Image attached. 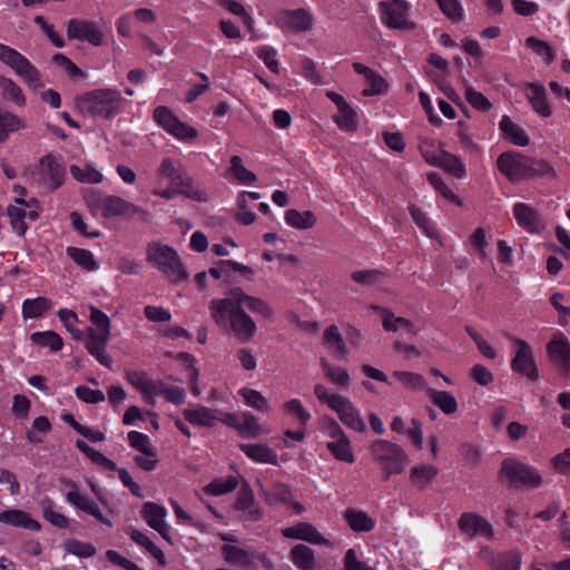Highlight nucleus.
I'll return each mask as SVG.
<instances>
[{"mask_svg":"<svg viewBox=\"0 0 570 570\" xmlns=\"http://www.w3.org/2000/svg\"><path fill=\"white\" fill-rule=\"evenodd\" d=\"M261 314L266 318L274 315L273 308L265 301L247 295L240 287H233L224 298L212 299L209 311L214 322L222 328L229 330L240 343L253 340L257 332L255 321L244 311Z\"/></svg>","mask_w":570,"mask_h":570,"instance_id":"obj_1","label":"nucleus"},{"mask_svg":"<svg viewBox=\"0 0 570 570\" xmlns=\"http://www.w3.org/2000/svg\"><path fill=\"white\" fill-rule=\"evenodd\" d=\"M124 99L116 89H95L76 98V108L94 118L111 119L121 111Z\"/></svg>","mask_w":570,"mask_h":570,"instance_id":"obj_2","label":"nucleus"},{"mask_svg":"<svg viewBox=\"0 0 570 570\" xmlns=\"http://www.w3.org/2000/svg\"><path fill=\"white\" fill-rule=\"evenodd\" d=\"M90 322L94 326L88 328L86 348L101 365L111 368L112 360L107 352V345L111 335V323L106 313L96 306H89Z\"/></svg>","mask_w":570,"mask_h":570,"instance_id":"obj_3","label":"nucleus"},{"mask_svg":"<svg viewBox=\"0 0 570 570\" xmlns=\"http://www.w3.org/2000/svg\"><path fill=\"white\" fill-rule=\"evenodd\" d=\"M146 261L170 283H179L189 277V273L178 253L166 244L149 243L146 249Z\"/></svg>","mask_w":570,"mask_h":570,"instance_id":"obj_4","label":"nucleus"},{"mask_svg":"<svg viewBox=\"0 0 570 570\" xmlns=\"http://www.w3.org/2000/svg\"><path fill=\"white\" fill-rule=\"evenodd\" d=\"M371 452L383 472L384 481H387L392 474L402 473L409 463V456L404 450L386 440H376L371 446Z\"/></svg>","mask_w":570,"mask_h":570,"instance_id":"obj_5","label":"nucleus"},{"mask_svg":"<svg viewBox=\"0 0 570 570\" xmlns=\"http://www.w3.org/2000/svg\"><path fill=\"white\" fill-rule=\"evenodd\" d=\"M33 184L47 191H53L62 186L66 178V168L61 156L48 154L39 159L38 164L30 171Z\"/></svg>","mask_w":570,"mask_h":570,"instance_id":"obj_6","label":"nucleus"},{"mask_svg":"<svg viewBox=\"0 0 570 570\" xmlns=\"http://www.w3.org/2000/svg\"><path fill=\"white\" fill-rule=\"evenodd\" d=\"M86 200L91 210L99 212L105 218L136 214L141 215L145 219L149 217L148 212L118 196L90 193Z\"/></svg>","mask_w":570,"mask_h":570,"instance_id":"obj_7","label":"nucleus"},{"mask_svg":"<svg viewBox=\"0 0 570 570\" xmlns=\"http://www.w3.org/2000/svg\"><path fill=\"white\" fill-rule=\"evenodd\" d=\"M0 61L9 66L30 89L43 87L40 71L16 49L0 43Z\"/></svg>","mask_w":570,"mask_h":570,"instance_id":"obj_8","label":"nucleus"},{"mask_svg":"<svg viewBox=\"0 0 570 570\" xmlns=\"http://www.w3.org/2000/svg\"><path fill=\"white\" fill-rule=\"evenodd\" d=\"M158 173L160 177L168 179L173 187L178 188L179 194L200 203L208 200L205 191L194 189L191 178L185 173L181 165L173 159L164 158Z\"/></svg>","mask_w":570,"mask_h":570,"instance_id":"obj_9","label":"nucleus"},{"mask_svg":"<svg viewBox=\"0 0 570 570\" xmlns=\"http://www.w3.org/2000/svg\"><path fill=\"white\" fill-rule=\"evenodd\" d=\"M381 21L393 30L411 31L416 24L409 17L410 3L405 0L381 1L379 3Z\"/></svg>","mask_w":570,"mask_h":570,"instance_id":"obj_10","label":"nucleus"},{"mask_svg":"<svg viewBox=\"0 0 570 570\" xmlns=\"http://www.w3.org/2000/svg\"><path fill=\"white\" fill-rule=\"evenodd\" d=\"M500 474L508 479L510 487L538 488L542 482L535 469L514 459L502 462Z\"/></svg>","mask_w":570,"mask_h":570,"instance_id":"obj_11","label":"nucleus"},{"mask_svg":"<svg viewBox=\"0 0 570 570\" xmlns=\"http://www.w3.org/2000/svg\"><path fill=\"white\" fill-rule=\"evenodd\" d=\"M155 121L168 134L180 140H191L198 136L196 128L180 121L169 108L159 106L154 110Z\"/></svg>","mask_w":570,"mask_h":570,"instance_id":"obj_12","label":"nucleus"},{"mask_svg":"<svg viewBox=\"0 0 570 570\" xmlns=\"http://www.w3.org/2000/svg\"><path fill=\"white\" fill-rule=\"evenodd\" d=\"M60 482L65 487L70 488V491H68V493L66 494L67 501L70 504H72L77 509L83 511L85 513L96 518L99 522H101L108 527H112V522L108 518L104 517L98 504L92 499L88 498L87 495L81 494L78 491V487H77L76 482H73L70 479H66V478L61 479Z\"/></svg>","mask_w":570,"mask_h":570,"instance_id":"obj_13","label":"nucleus"},{"mask_svg":"<svg viewBox=\"0 0 570 570\" xmlns=\"http://www.w3.org/2000/svg\"><path fill=\"white\" fill-rule=\"evenodd\" d=\"M514 342L518 350L511 361V368L531 381H537L539 373L532 347L524 340L514 338Z\"/></svg>","mask_w":570,"mask_h":570,"instance_id":"obj_14","label":"nucleus"},{"mask_svg":"<svg viewBox=\"0 0 570 570\" xmlns=\"http://www.w3.org/2000/svg\"><path fill=\"white\" fill-rule=\"evenodd\" d=\"M527 161L528 156H523L514 151H508L498 157L497 166L500 173L508 179L517 181L527 178Z\"/></svg>","mask_w":570,"mask_h":570,"instance_id":"obj_15","label":"nucleus"},{"mask_svg":"<svg viewBox=\"0 0 570 570\" xmlns=\"http://www.w3.org/2000/svg\"><path fill=\"white\" fill-rule=\"evenodd\" d=\"M67 36L69 39L88 41L94 46H100L102 33L92 21L71 19L67 26Z\"/></svg>","mask_w":570,"mask_h":570,"instance_id":"obj_16","label":"nucleus"},{"mask_svg":"<svg viewBox=\"0 0 570 570\" xmlns=\"http://www.w3.org/2000/svg\"><path fill=\"white\" fill-rule=\"evenodd\" d=\"M458 527L462 533L470 538L480 535L491 539L493 537L492 525L475 513H463L458 521Z\"/></svg>","mask_w":570,"mask_h":570,"instance_id":"obj_17","label":"nucleus"},{"mask_svg":"<svg viewBox=\"0 0 570 570\" xmlns=\"http://www.w3.org/2000/svg\"><path fill=\"white\" fill-rule=\"evenodd\" d=\"M332 410L336 412L342 423L347 428L356 432H363L365 430V422L360 411L346 396H342L341 400L333 405Z\"/></svg>","mask_w":570,"mask_h":570,"instance_id":"obj_18","label":"nucleus"},{"mask_svg":"<svg viewBox=\"0 0 570 570\" xmlns=\"http://www.w3.org/2000/svg\"><path fill=\"white\" fill-rule=\"evenodd\" d=\"M285 538L307 541L314 544L328 546L330 541L324 538L317 529L308 522H299L293 527L282 530Z\"/></svg>","mask_w":570,"mask_h":570,"instance_id":"obj_19","label":"nucleus"},{"mask_svg":"<svg viewBox=\"0 0 570 570\" xmlns=\"http://www.w3.org/2000/svg\"><path fill=\"white\" fill-rule=\"evenodd\" d=\"M513 214L518 224L529 233H538L543 228L540 213L524 203H517L513 206Z\"/></svg>","mask_w":570,"mask_h":570,"instance_id":"obj_20","label":"nucleus"},{"mask_svg":"<svg viewBox=\"0 0 570 570\" xmlns=\"http://www.w3.org/2000/svg\"><path fill=\"white\" fill-rule=\"evenodd\" d=\"M424 159L430 165L440 167L459 179L466 175L465 166L462 160L458 156L445 150H442L440 155L434 158H428V155L424 154Z\"/></svg>","mask_w":570,"mask_h":570,"instance_id":"obj_21","label":"nucleus"},{"mask_svg":"<svg viewBox=\"0 0 570 570\" xmlns=\"http://www.w3.org/2000/svg\"><path fill=\"white\" fill-rule=\"evenodd\" d=\"M0 522L31 531H39L41 529V524L32 519L29 512L19 509H8L0 512Z\"/></svg>","mask_w":570,"mask_h":570,"instance_id":"obj_22","label":"nucleus"},{"mask_svg":"<svg viewBox=\"0 0 570 570\" xmlns=\"http://www.w3.org/2000/svg\"><path fill=\"white\" fill-rule=\"evenodd\" d=\"M240 451L248 456L250 460L258 462V463H265V464H278V455L275 450H273L267 444L263 443H253V444H246L240 443L239 445Z\"/></svg>","mask_w":570,"mask_h":570,"instance_id":"obj_23","label":"nucleus"},{"mask_svg":"<svg viewBox=\"0 0 570 570\" xmlns=\"http://www.w3.org/2000/svg\"><path fill=\"white\" fill-rule=\"evenodd\" d=\"M525 88L529 90L527 98L530 101L532 109L541 117H550L552 110L548 102L544 87L539 83L527 82Z\"/></svg>","mask_w":570,"mask_h":570,"instance_id":"obj_24","label":"nucleus"},{"mask_svg":"<svg viewBox=\"0 0 570 570\" xmlns=\"http://www.w3.org/2000/svg\"><path fill=\"white\" fill-rule=\"evenodd\" d=\"M281 21L294 31H307L312 28V16L305 9L284 11Z\"/></svg>","mask_w":570,"mask_h":570,"instance_id":"obj_25","label":"nucleus"},{"mask_svg":"<svg viewBox=\"0 0 570 570\" xmlns=\"http://www.w3.org/2000/svg\"><path fill=\"white\" fill-rule=\"evenodd\" d=\"M253 548H240L234 544H223L220 552L226 562L248 567L254 561Z\"/></svg>","mask_w":570,"mask_h":570,"instance_id":"obj_26","label":"nucleus"},{"mask_svg":"<svg viewBox=\"0 0 570 570\" xmlns=\"http://www.w3.org/2000/svg\"><path fill=\"white\" fill-rule=\"evenodd\" d=\"M344 519L355 532H368L374 529L375 521L364 511L348 508L344 512Z\"/></svg>","mask_w":570,"mask_h":570,"instance_id":"obj_27","label":"nucleus"},{"mask_svg":"<svg viewBox=\"0 0 570 570\" xmlns=\"http://www.w3.org/2000/svg\"><path fill=\"white\" fill-rule=\"evenodd\" d=\"M499 127L503 136L512 144L525 147L530 144V138L525 131L517 124H514L508 116H503Z\"/></svg>","mask_w":570,"mask_h":570,"instance_id":"obj_28","label":"nucleus"},{"mask_svg":"<svg viewBox=\"0 0 570 570\" xmlns=\"http://www.w3.org/2000/svg\"><path fill=\"white\" fill-rule=\"evenodd\" d=\"M291 561L299 570H314L315 569V553L308 546L298 543L291 549Z\"/></svg>","mask_w":570,"mask_h":570,"instance_id":"obj_29","label":"nucleus"},{"mask_svg":"<svg viewBox=\"0 0 570 570\" xmlns=\"http://www.w3.org/2000/svg\"><path fill=\"white\" fill-rule=\"evenodd\" d=\"M324 345L332 350L334 355L338 358H345L347 355V347L336 325H331L325 328L323 333Z\"/></svg>","mask_w":570,"mask_h":570,"instance_id":"obj_30","label":"nucleus"},{"mask_svg":"<svg viewBox=\"0 0 570 570\" xmlns=\"http://www.w3.org/2000/svg\"><path fill=\"white\" fill-rule=\"evenodd\" d=\"M16 202L22 206L10 205L7 208V214L10 218L12 229L17 235L23 236L28 229V225L24 222L27 218V210L23 206H29V204L22 198H17Z\"/></svg>","mask_w":570,"mask_h":570,"instance_id":"obj_31","label":"nucleus"},{"mask_svg":"<svg viewBox=\"0 0 570 570\" xmlns=\"http://www.w3.org/2000/svg\"><path fill=\"white\" fill-rule=\"evenodd\" d=\"M439 471L430 464H420L411 469L410 480L412 484L420 490L426 489L435 479Z\"/></svg>","mask_w":570,"mask_h":570,"instance_id":"obj_32","label":"nucleus"},{"mask_svg":"<svg viewBox=\"0 0 570 570\" xmlns=\"http://www.w3.org/2000/svg\"><path fill=\"white\" fill-rule=\"evenodd\" d=\"M183 415L189 423L207 428L213 426L217 420L215 412L206 406L185 409Z\"/></svg>","mask_w":570,"mask_h":570,"instance_id":"obj_33","label":"nucleus"},{"mask_svg":"<svg viewBox=\"0 0 570 570\" xmlns=\"http://www.w3.org/2000/svg\"><path fill=\"white\" fill-rule=\"evenodd\" d=\"M0 95L3 100L14 104L18 107L26 105V97L22 89L10 78L0 77Z\"/></svg>","mask_w":570,"mask_h":570,"instance_id":"obj_34","label":"nucleus"},{"mask_svg":"<svg viewBox=\"0 0 570 570\" xmlns=\"http://www.w3.org/2000/svg\"><path fill=\"white\" fill-rule=\"evenodd\" d=\"M141 514L142 518L146 520L147 524L154 530L158 528L164 529L165 517L167 514V511L163 505H159L154 502H146L142 505Z\"/></svg>","mask_w":570,"mask_h":570,"instance_id":"obj_35","label":"nucleus"},{"mask_svg":"<svg viewBox=\"0 0 570 570\" xmlns=\"http://www.w3.org/2000/svg\"><path fill=\"white\" fill-rule=\"evenodd\" d=\"M126 533L137 544L144 547L160 564H165V554L145 533L141 531L129 528Z\"/></svg>","mask_w":570,"mask_h":570,"instance_id":"obj_36","label":"nucleus"},{"mask_svg":"<svg viewBox=\"0 0 570 570\" xmlns=\"http://www.w3.org/2000/svg\"><path fill=\"white\" fill-rule=\"evenodd\" d=\"M66 253L79 267L88 272H94L99 268L94 254L88 249L70 246L67 247Z\"/></svg>","mask_w":570,"mask_h":570,"instance_id":"obj_37","label":"nucleus"},{"mask_svg":"<svg viewBox=\"0 0 570 570\" xmlns=\"http://www.w3.org/2000/svg\"><path fill=\"white\" fill-rule=\"evenodd\" d=\"M285 222L294 228L308 229L315 225L316 216L311 210L288 209L285 212Z\"/></svg>","mask_w":570,"mask_h":570,"instance_id":"obj_38","label":"nucleus"},{"mask_svg":"<svg viewBox=\"0 0 570 570\" xmlns=\"http://www.w3.org/2000/svg\"><path fill=\"white\" fill-rule=\"evenodd\" d=\"M547 351L556 365L570 361V343L564 337L550 341Z\"/></svg>","mask_w":570,"mask_h":570,"instance_id":"obj_39","label":"nucleus"},{"mask_svg":"<svg viewBox=\"0 0 570 570\" xmlns=\"http://www.w3.org/2000/svg\"><path fill=\"white\" fill-rule=\"evenodd\" d=\"M30 340L36 345L49 347L51 352H58L63 346L61 336L53 331L35 332L30 335Z\"/></svg>","mask_w":570,"mask_h":570,"instance_id":"obj_40","label":"nucleus"},{"mask_svg":"<svg viewBox=\"0 0 570 570\" xmlns=\"http://www.w3.org/2000/svg\"><path fill=\"white\" fill-rule=\"evenodd\" d=\"M51 306V301L46 297L26 299L22 304V315L24 318H38L49 311Z\"/></svg>","mask_w":570,"mask_h":570,"instance_id":"obj_41","label":"nucleus"},{"mask_svg":"<svg viewBox=\"0 0 570 570\" xmlns=\"http://www.w3.org/2000/svg\"><path fill=\"white\" fill-rule=\"evenodd\" d=\"M326 448L334 455V458L340 461L346 463H353L355 461L351 442L347 436L327 442Z\"/></svg>","mask_w":570,"mask_h":570,"instance_id":"obj_42","label":"nucleus"},{"mask_svg":"<svg viewBox=\"0 0 570 570\" xmlns=\"http://www.w3.org/2000/svg\"><path fill=\"white\" fill-rule=\"evenodd\" d=\"M43 518L58 529H67L69 520L66 515L53 510L55 502L50 498H43L40 501Z\"/></svg>","mask_w":570,"mask_h":570,"instance_id":"obj_43","label":"nucleus"},{"mask_svg":"<svg viewBox=\"0 0 570 570\" xmlns=\"http://www.w3.org/2000/svg\"><path fill=\"white\" fill-rule=\"evenodd\" d=\"M24 127V121L17 115L0 109V141H4L10 132Z\"/></svg>","mask_w":570,"mask_h":570,"instance_id":"obj_44","label":"nucleus"},{"mask_svg":"<svg viewBox=\"0 0 570 570\" xmlns=\"http://www.w3.org/2000/svg\"><path fill=\"white\" fill-rule=\"evenodd\" d=\"M238 485V480L234 475H229L227 478H217L214 479L209 484H207L204 491L210 495H223L234 491Z\"/></svg>","mask_w":570,"mask_h":570,"instance_id":"obj_45","label":"nucleus"},{"mask_svg":"<svg viewBox=\"0 0 570 570\" xmlns=\"http://www.w3.org/2000/svg\"><path fill=\"white\" fill-rule=\"evenodd\" d=\"M62 548L66 552L79 558H91L97 553V549L92 543L78 539L66 540L62 543Z\"/></svg>","mask_w":570,"mask_h":570,"instance_id":"obj_46","label":"nucleus"},{"mask_svg":"<svg viewBox=\"0 0 570 570\" xmlns=\"http://www.w3.org/2000/svg\"><path fill=\"white\" fill-rule=\"evenodd\" d=\"M239 395L244 399L248 406L255 409L256 411L262 413L269 412L268 401L261 392L249 387H243L239 390Z\"/></svg>","mask_w":570,"mask_h":570,"instance_id":"obj_47","label":"nucleus"},{"mask_svg":"<svg viewBox=\"0 0 570 570\" xmlns=\"http://www.w3.org/2000/svg\"><path fill=\"white\" fill-rule=\"evenodd\" d=\"M429 394L432 402L445 414H452L458 410L456 400L450 392L431 389Z\"/></svg>","mask_w":570,"mask_h":570,"instance_id":"obj_48","label":"nucleus"},{"mask_svg":"<svg viewBox=\"0 0 570 570\" xmlns=\"http://www.w3.org/2000/svg\"><path fill=\"white\" fill-rule=\"evenodd\" d=\"M333 119L342 130L355 131L357 129V115L348 104L340 108Z\"/></svg>","mask_w":570,"mask_h":570,"instance_id":"obj_49","label":"nucleus"},{"mask_svg":"<svg viewBox=\"0 0 570 570\" xmlns=\"http://www.w3.org/2000/svg\"><path fill=\"white\" fill-rule=\"evenodd\" d=\"M383 328L387 332H396L401 328L407 330L410 333L416 335L417 331L411 321L404 317H395L390 311H384Z\"/></svg>","mask_w":570,"mask_h":570,"instance_id":"obj_50","label":"nucleus"},{"mask_svg":"<svg viewBox=\"0 0 570 570\" xmlns=\"http://www.w3.org/2000/svg\"><path fill=\"white\" fill-rule=\"evenodd\" d=\"M321 366L325 375L335 384L340 386H348L350 375L347 371L340 366H332L325 357L321 358Z\"/></svg>","mask_w":570,"mask_h":570,"instance_id":"obj_51","label":"nucleus"},{"mask_svg":"<svg viewBox=\"0 0 570 570\" xmlns=\"http://www.w3.org/2000/svg\"><path fill=\"white\" fill-rule=\"evenodd\" d=\"M264 500L269 505H275L278 503L289 502L292 499L291 489L285 484H276L271 490H264L263 492Z\"/></svg>","mask_w":570,"mask_h":570,"instance_id":"obj_52","label":"nucleus"},{"mask_svg":"<svg viewBox=\"0 0 570 570\" xmlns=\"http://www.w3.org/2000/svg\"><path fill=\"white\" fill-rule=\"evenodd\" d=\"M70 174L76 180L80 183L97 184L102 180V175L90 166L81 168L77 165H71Z\"/></svg>","mask_w":570,"mask_h":570,"instance_id":"obj_53","label":"nucleus"},{"mask_svg":"<svg viewBox=\"0 0 570 570\" xmlns=\"http://www.w3.org/2000/svg\"><path fill=\"white\" fill-rule=\"evenodd\" d=\"M244 421L234 428L239 432L240 435H247L250 438H258L263 430L257 419L249 412L243 413Z\"/></svg>","mask_w":570,"mask_h":570,"instance_id":"obj_54","label":"nucleus"},{"mask_svg":"<svg viewBox=\"0 0 570 570\" xmlns=\"http://www.w3.org/2000/svg\"><path fill=\"white\" fill-rule=\"evenodd\" d=\"M525 46L535 55L542 57L547 65H550L554 60L553 51L546 41L535 37H529L525 39Z\"/></svg>","mask_w":570,"mask_h":570,"instance_id":"obj_55","label":"nucleus"},{"mask_svg":"<svg viewBox=\"0 0 570 570\" xmlns=\"http://www.w3.org/2000/svg\"><path fill=\"white\" fill-rule=\"evenodd\" d=\"M384 273L379 269L356 271L351 274V278L364 286H374L384 278Z\"/></svg>","mask_w":570,"mask_h":570,"instance_id":"obj_56","label":"nucleus"},{"mask_svg":"<svg viewBox=\"0 0 570 570\" xmlns=\"http://www.w3.org/2000/svg\"><path fill=\"white\" fill-rule=\"evenodd\" d=\"M230 173L240 183L249 184L256 181V175L244 167L243 160L239 156H233L230 158Z\"/></svg>","mask_w":570,"mask_h":570,"instance_id":"obj_57","label":"nucleus"},{"mask_svg":"<svg viewBox=\"0 0 570 570\" xmlns=\"http://www.w3.org/2000/svg\"><path fill=\"white\" fill-rule=\"evenodd\" d=\"M284 411L296 417L297 421L305 425L311 420V413L304 407L303 403L298 399H292L284 403Z\"/></svg>","mask_w":570,"mask_h":570,"instance_id":"obj_58","label":"nucleus"},{"mask_svg":"<svg viewBox=\"0 0 570 570\" xmlns=\"http://www.w3.org/2000/svg\"><path fill=\"white\" fill-rule=\"evenodd\" d=\"M366 81L370 85V88H364L362 90V95L365 97L374 96V95H382L387 91V82L386 80L376 71H372L370 76H367Z\"/></svg>","mask_w":570,"mask_h":570,"instance_id":"obj_59","label":"nucleus"},{"mask_svg":"<svg viewBox=\"0 0 570 570\" xmlns=\"http://www.w3.org/2000/svg\"><path fill=\"white\" fill-rule=\"evenodd\" d=\"M58 316H59V320L65 324L67 331L71 334L73 340L82 341L85 338L83 331H81L72 325V322H78V316L73 311L67 309V308H61L58 312Z\"/></svg>","mask_w":570,"mask_h":570,"instance_id":"obj_60","label":"nucleus"},{"mask_svg":"<svg viewBox=\"0 0 570 570\" xmlns=\"http://www.w3.org/2000/svg\"><path fill=\"white\" fill-rule=\"evenodd\" d=\"M428 180L429 183L438 190L444 198L449 199L450 202L461 205L462 200L456 196L443 181L441 176L438 173H430L428 174Z\"/></svg>","mask_w":570,"mask_h":570,"instance_id":"obj_61","label":"nucleus"},{"mask_svg":"<svg viewBox=\"0 0 570 570\" xmlns=\"http://www.w3.org/2000/svg\"><path fill=\"white\" fill-rule=\"evenodd\" d=\"M466 101L475 109L480 111H488L492 104L490 100L480 91H476L473 87L466 86L464 92Z\"/></svg>","mask_w":570,"mask_h":570,"instance_id":"obj_62","label":"nucleus"},{"mask_svg":"<svg viewBox=\"0 0 570 570\" xmlns=\"http://www.w3.org/2000/svg\"><path fill=\"white\" fill-rule=\"evenodd\" d=\"M128 441L130 446L140 453L153 455V449L155 448L151 445L150 440L146 434L138 431H130L128 433Z\"/></svg>","mask_w":570,"mask_h":570,"instance_id":"obj_63","label":"nucleus"},{"mask_svg":"<svg viewBox=\"0 0 570 570\" xmlns=\"http://www.w3.org/2000/svg\"><path fill=\"white\" fill-rule=\"evenodd\" d=\"M521 557L518 552H507L498 557L495 570H520Z\"/></svg>","mask_w":570,"mask_h":570,"instance_id":"obj_64","label":"nucleus"}]
</instances>
